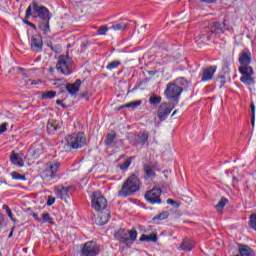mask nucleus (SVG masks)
I'll return each mask as SVG.
<instances>
[{
  "label": "nucleus",
  "instance_id": "4c0bfd02",
  "mask_svg": "<svg viewBox=\"0 0 256 256\" xmlns=\"http://www.w3.org/2000/svg\"><path fill=\"white\" fill-rule=\"evenodd\" d=\"M107 31H109V28H107V26H101L97 31V35H105Z\"/></svg>",
  "mask_w": 256,
  "mask_h": 256
},
{
  "label": "nucleus",
  "instance_id": "b1692460",
  "mask_svg": "<svg viewBox=\"0 0 256 256\" xmlns=\"http://www.w3.org/2000/svg\"><path fill=\"white\" fill-rule=\"evenodd\" d=\"M139 105H141V100H136L134 102H129L125 105L119 106L117 110L121 111V109H135V107H139Z\"/></svg>",
  "mask_w": 256,
  "mask_h": 256
},
{
  "label": "nucleus",
  "instance_id": "ea45409f",
  "mask_svg": "<svg viewBox=\"0 0 256 256\" xmlns=\"http://www.w3.org/2000/svg\"><path fill=\"white\" fill-rule=\"evenodd\" d=\"M2 209H4L8 215V217L13 218V212H11V208L7 204H4L2 206Z\"/></svg>",
  "mask_w": 256,
  "mask_h": 256
},
{
  "label": "nucleus",
  "instance_id": "6e6552de",
  "mask_svg": "<svg viewBox=\"0 0 256 256\" xmlns=\"http://www.w3.org/2000/svg\"><path fill=\"white\" fill-rule=\"evenodd\" d=\"M92 207L98 212L105 211V209H107V199L101 195V192L93 193Z\"/></svg>",
  "mask_w": 256,
  "mask_h": 256
},
{
  "label": "nucleus",
  "instance_id": "72a5a7b5",
  "mask_svg": "<svg viewBox=\"0 0 256 256\" xmlns=\"http://www.w3.org/2000/svg\"><path fill=\"white\" fill-rule=\"evenodd\" d=\"M249 227L251 229H254V231H256V214H251L250 220H249Z\"/></svg>",
  "mask_w": 256,
  "mask_h": 256
},
{
  "label": "nucleus",
  "instance_id": "09e8293b",
  "mask_svg": "<svg viewBox=\"0 0 256 256\" xmlns=\"http://www.w3.org/2000/svg\"><path fill=\"white\" fill-rule=\"evenodd\" d=\"M32 217H34V219H36V221H40L39 220V215H37V213H33Z\"/></svg>",
  "mask_w": 256,
  "mask_h": 256
},
{
  "label": "nucleus",
  "instance_id": "f704fd0d",
  "mask_svg": "<svg viewBox=\"0 0 256 256\" xmlns=\"http://www.w3.org/2000/svg\"><path fill=\"white\" fill-rule=\"evenodd\" d=\"M167 217H169V213L168 212H162L160 213L158 216L154 217L153 218V221H163L165 219H167Z\"/></svg>",
  "mask_w": 256,
  "mask_h": 256
},
{
  "label": "nucleus",
  "instance_id": "a19ab883",
  "mask_svg": "<svg viewBox=\"0 0 256 256\" xmlns=\"http://www.w3.org/2000/svg\"><path fill=\"white\" fill-rule=\"evenodd\" d=\"M131 165V158L127 159L123 164L120 165V169H127Z\"/></svg>",
  "mask_w": 256,
  "mask_h": 256
},
{
  "label": "nucleus",
  "instance_id": "aec40b11",
  "mask_svg": "<svg viewBox=\"0 0 256 256\" xmlns=\"http://www.w3.org/2000/svg\"><path fill=\"white\" fill-rule=\"evenodd\" d=\"M149 141V133L148 132H140L135 137V143L137 145H145Z\"/></svg>",
  "mask_w": 256,
  "mask_h": 256
},
{
  "label": "nucleus",
  "instance_id": "f03ea898",
  "mask_svg": "<svg viewBox=\"0 0 256 256\" xmlns=\"http://www.w3.org/2000/svg\"><path fill=\"white\" fill-rule=\"evenodd\" d=\"M62 143L64 144L65 151L70 152L72 149H81V147H85V145H87V138L85 137V133L79 132L77 134L65 136Z\"/></svg>",
  "mask_w": 256,
  "mask_h": 256
},
{
  "label": "nucleus",
  "instance_id": "473e14b6",
  "mask_svg": "<svg viewBox=\"0 0 256 256\" xmlns=\"http://www.w3.org/2000/svg\"><path fill=\"white\" fill-rule=\"evenodd\" d=\"M57 95L55 91H47L42 94V99H53Z\"/></svg>",
  "mask_w": 256,
  "mask_h": 256
},
{
  "label": "nucleus",
  "instance_id": "37998d69",
  "mask_svg": "<svg viewBox=\"0 0 256 256\" xmlns=\"http://www.w3.org/2000/svg\"><path fill=\"white\" fill-rule=\"evenodd\" d=\"M25 25H28L29 27H32V29H37V26L35 24L31 23L29 20H24Z\"/></svg>",
  "mask_w": 256,
  "mask_h": 256
},
{
  "label": "nucleus",
  "instance_id": "7ed1b4c3",
  "mask_svg": "<svg viewBox=\"0 0 256 256\" xmlns=\"http://www.w3.org/2000/svg\"><path fill=\"white\" fill-rule=\"evenodd\" d=\"M141 187V182L137 175L133 174L128 177L122 185L121 190L118 192V197H131L139 191Z\"/></svg>",
  "mask_w": 256,
  "mask_h": 256
},
{
  "label": "nucleus",
  "instance_id": "79ce46f5",
  "mask_svg": "<svg viewBox=\"0 0 256 256\" xmlns=\"http://www.w3.org/2000/svg\"><path fill=\"white\" fill-rule=\"evenodd\" d=\"M167 203H168V205H173L174 207H179V202H177L173 199H168Z\"/></svg>",
  "mask_w": 256,
  "mask_h": 256
},
{
  "label": "nucleus",
  "instance_id": "a211bd4d",
  "mask_svg": "<svg viewBox=\"0 0 256 256\" xmlns=\"http://www.w3.org/2000/svg\"><path fill=\"white\" fill-rule=\"evenodd\" d=\"M81 88V80L77 79L74 83H69L66 85V91L70 95H77L79 93V89Z\"/></svg>",
  "mask_w": 256,
  "mask_h": 256
},
{
  "label": "nucleus",
  "instance_id": "6ab92c4d",
  "mask_svg": "<svg viewBox=\"0 0 256 256\" xmlns=\"http://www.w3.org/2000/svg\"><path fill=\"white\" fill-rule=\"evenodd\" d=\"M109 219H111V213L107 212V211H100L97 219H96V223L97 225L103 226V225H107V223H109Z\"/></svg>",
  "mask_w": 256,
  "mask_h": 256
},
{
  "label": "nucleus",
  "instance_id": "393cba45",
  "mask_svg": "<svg viewBox=\"0 0 256 256\" xmlns=\"http://www.w3.org/2000/svg\"><path fill=\"white\" fill-rule=\"evenodd\" d=\"M112 29L114 31H127V29H129V24L126 22H119L117 24H113Z\"/></svg>",
  "mask_w": 256,
  "mask_h": 256
},
{
  "label": "nucleus",
  "instance_id": "58836bf2",
  "mask_svg": "<svg viewBox=\"0 0 256 256\" xmlns=\"http://www.w3.org/2000/svg\"><path fill=\"white\" fill-rule=\"evenodd\" d=\"M7 127H9V123L7 122L0 124V135H3L7 131Z\"/></svg>",
  "mask_w": 256,
  "mask_h": 256
},
{
  "label": "nucleus",
  "instance_id": "bb28decb",
  "mask_svg": "<svg viewBox=\"0 0 256 256\" xmlns=\"http://www.w3.org/2000/svg\"><path fill=\"white\" fill-rule=\"evenodd\" d=\"M140 241H147L152 243H157V233H152L150 235H142Z\"/></svg>",
  "mask_w": 256,
  "mask_h": 256
},
{
  "label": "nucleus",
  "instance_id": "49530a36",
  "mask_svg": "<svg viewBox=\"0 0 256 256\" xmlns=\"http://www.w3.org/2000/svg\"><path fill=\"white\" fill-rule=\"evenodd\" d=\"M202 1L203 3H215V1L217 0H200Z\"/></svg>",
  "mask_w": 256,
  "mask_h": 256
},
{
  "label": "nucleus",
  "instance_id": "e433bc0d",
  "mask_svg": "<svg viewBox=\"0 0 256 256\" xmlns=\"http://www.w3.org/2000/svg\"><path fill=\"white\" fill-rule=\"evenodd\" d=\"M250 109L252 113V127H255V103L251 102Z\"/></svg>",
  "mask_w": 256,
  "mask_h": 256
},
{
  "label": "nucleus",
  "instance_id": "ddd939ff",
  "mask_svg": "<svg viewBox=\"0 0 256 256\" xmlns=\"http://www.w3.org/2000/svg\"><path fill=\"white\" fill-rule=\"evenodd\" d=\"M171 111H173V108H171L170 103H162L157 111V117L160 121H165L167 117L171 114Z\"/></svg>",
  "mask_w": 256,
  "mask_h": 256
},
{
  "label": "nucleus",
  "instance_id": "3c124183",
  "mask_svg": "<svg viewBox=\"0 0 256 256\" xmlns=\"http://www.w3.org/2000/svg\"><path fill=\"white\" fill-rule=\"evenodd\" d=\"M9 239H11L13 237V229L11 230V232L8 235Z\"/></svg>",
  "mask_w": 256,
  "mask_h": 256
},
{
  "label": "nucleus",
  "instance_id": "603ef678",
  "mask_svg": "<svg viewBox=\"0 0 256 256\" xmlns=\"http://www.w3.org/2000/svg\"><path fill=\"white\" fill-rule=\"evenodd\" d=\"M225 85V81L221 80V87Z\"/></svg>",
  "mask_w": 256,
  "mask_h": 256
},
{
  "label": "nucleus",
  "instance_id": "c756f323",
  "mask_svg": "<svg viewBox=\"0 0 256 256\" xmlns=\"http://www.w3.org/2000/svg\"><path fill=\"white\" fill-rule=\"evenodd\" d=\"M57 131V124L55 122H48L47 124V132L50 135H53Z\"/></svg>",
  "mask_w": 256,
  "mask_h": 256
},
{
  "label": "nucleus",
  "instance_id": "cd10ccee",
  "mask_svg": "<svg viewBox=\"0 0 256 256\" xmlns=\"http://www.w3.org/2000/svg\"><path fill=\"white\" fill-rule=\"evenodd\" d=\"M115 133H109L107 136H106V139H105V145H107V147H111V145H113V143L115 142Z\"/></svg>",
  "mask_w": 256,
  "mask_h": 256
},
{
  "label": "nucleus",
  "instance_id": "a18cd8bd",
  "mask_svg": "<svg viewBox=\"0 0 256 256\" xmlns=\"http://www.w3.org/2000/svg\"><path fill=\"white\" fill-rule=\"evenodd\" d=\"M54 203H55V198L49 197L47 201L48 207H51V205H53Z\"/></svg>",
  "mask_w": 256,
  "mask_h": 256
},
{
  "label": "nucleus",
  "instance_id": "f3484780",
  "mask_svg": "<svg viewBox=\"0 0 256 256\" xmlns=\"http://www.w3.org/2000/svg\"><path fill=\"white\" fill-rule=\"evenodd\" d=\"M210 33H225V22L219 23L217 21H212L209 24Z\"/></svg>",
  "mask_w": 256,
  "mask_h": 256
},
{
  "label": "nucleus",
  "instance_id": "412c9836",
  "mask_svg": "<svg viewBox=\"0 0 256 256\" xmlns=\"http://www.w3.org/2000/svg\"><path fill=\"white\" fill-rule=\"evenodd\" d=\"M194 247L195 242L192 239L185 238L180 246V249H182V251H193Z\"/></svg>",
  "mask_w": 256,
  "mask_h": 256
},
{
  "label": "nucleus",
  "instance_id": "9d476101",
  "mask_svg": "<svg viewBox=\"0 0 256 256\" xmlns=\"http://www.w3.org/2000/svg\"><path fill=\"white\" fill-rule=\"evenodd\" d=\"M161 193H163L161 188L154 187L145 193V199L151 205L161 204Z\"/></svg>",
  "mask_w": 256,
  "mask_h": 256
},
{
  "label": "nucleus",
  "instance_id": "13d9d810",
  "mask_svg": "<svg viewBox=\"0 0 256 256\" xmlns=\"http://www.w3.org/2000/svg\"><path fill=\"white\" fill-rule=\"evenodd\" d=\"M0 256H2L1 252H0Z\"/></svg>",
  "mask_w": 256,
  "mask_h": 256
},
{
  "label": "nucleus",
  "instance_id": "7c9ffc66",
  "mask_svg": "<svg viewBox=\"0 0 256 256\" xmlns=\"http://www.w3.org/2000/svg\"><path fill=\"white\" fill-rule=\"evenodd\" d=\"M119 65H121L120 60L112 61L106 66V69H108V71H113V69H117Z\"/></svg>",
  "mask_w": 256,
  "mask_h": 256
},
{
  "label": "nucleus",
  "instance_id": "4468645a",
  "mask_svg": "<svg viewBox=\"0 0 256 256\" xmlns=\"http://www.w3.org/2000/svg\"><path fill=\"white\" fill-rule=\"evenodd\" d=\"M70 189L71 187L57 186L55 192L58 199H62L65 203H69V200L71 199V196H69Z\"/></svg>",
  "mask_w": 256,
  "mask_h": 256
},
{
  "label": "nucleus",
  "instance_id": "6e6d98bb",
  "mask_svg": "<svg viewBox=\"0 0 256 256\" xmlns=\"http://www.w3.org/2000/svg\"><path fill=\"white\" fill-rule=\"evenodd\" d=\"M233 181H238V180H237V177L234 176V177H233Z\"/></svg>",
  "mask_w": 256,
  "mask_h": 256
},
{
  "label": "nucleus",
  "instance_id": "5701e85b",
  "mask_svg": "<svg viewBox=\"0 0 256 256\" xmlns=\"http://www.w3.org/2000/svg\"><path fill=\"white\" fill-rule=\"evenodd\" d=\"M225 205H229V199L222 197L217 205L214 206V209H216L217 213H223V209H225Z\"/></svg>",
  "mask_w": 256,
  "mask_h": 256
},
{
  "label": "nucleus",
  "instance_id": "4d7b16f0",
  "mask_svg": "<svg viewBox=\"0 0 256 256\" xmlns=\"http://www.w3.org/2000/svg\"><path fill=\"white\" fill-rule=\"evenodd\" d=\"M3 225V221L0 219V226H2Z\"/></svg>",
  "mask_w": 256,
  "mask_h": 256
},
{
  "label": "nucleus",
  "instance_id": "423d86ee",
  "mask_svg": "<svg viewBox=\"0 0 256 256\" xmlns=\"http://www.w3.org/2000/svg\"><path fill=\"white\" fill-rule=\"evenodd\" d=\"M59 167H61V164L59 162L46 163V167L44 171H42V179L46 181V183L53 181V179L57 177V171H59Z\"/></svg>",
  "mask_w": 256,
  "mask_h": 256
},
{
  "label": "nucleus",
  "instance_id": "2f4dec72",
  "mask_svg": "<svg viewBox=\"0 0 256 256\" xmlns=\"http://www.w3.org/2000/svg\"><path fill=\"white\" fill-rule=\"evenodd\" d=\"M12 179H16L18 181H26L25 175L19 174V172H11Z\"/></svg>",
  "mask_w": 256,
  "mask_h": 256
},
{
  "label": "nucleus",
  "instance_id": "f257e3e1",
  "mask_svg": "<svg viewBox=\"0 0 256 256\" xmlns=\"http://www.w3.org/2000/svg\"><path fill=\"white\" fill-rule=\"evenodd\" d=\"M33 13L38 17L39 29L43 31L44 35H47L51 30L49 28V21H51V14L49 9L43 5H39L37 2H33L26 9L25 19H30Z\"/></svg>",
  "mask_w": 256,
  "mask_h": 256
},
{
  "label": "nucleus",
  "instance_id": "c85d7f7f",
  "mask_svg": "<svg viewBox=\"0 0 256 256\" xmlns=\"http://www.w3.org/2000/svg\"><path fill=\"white\" fill-rule=\"evenodd\" d=\"M150 105H159L161 103V96H157V94H152L149 98Z\"/></svg>",
  "mask_w": 256,
  "mask_h": 256
},
{
  "label": "nucleus",
  "instance_id": "c9c22d12",
  "mask_svg": "<svg viewBox=\"0 0 256 256\" xmlns=\"http://www.w3.org/2000/svg\"><path fill=\"white\" fill-rule=\"evenodd\" d=\"M42 219L44 221V223H50L51 225H53V220L51 219V216L49 215V213H43L42 214Z\"/></svg>",
  "mask_w": 256,
  "mask_h": 256
},
{
  "label": "nucleus",
  "instance_id": "de8ad7c7",
  "mask_svg": "<svg viewBox=\"0 0 256 256\" xmlns=\"http://www.w3.org/2000/svg\"><path fill=\"white\" fill-rule=\"evenodd\" d=\"M48 47H50L52 51L57 52V47H53V44H48Z\"/></svg>",
  "mask_w": 256,
  "mask_h": 256
},
{
  "label": "nucleus",
  "instance_id": "20e7f679",
  "mask_svg": "<svg viewBox=\"0 0 256 256\" xmlns=\"http://www.w3.org/2000/svg\"><path fill=\"white\" fill-rule=\"evenodd\" d=\"M117 241L122 243L123 245H127V247H131L135 241H137V230H127L120 229L114 234Z\"/></svg>",
  "mask_w": 256,
  "mask_h": 256
},
{
  "label": "nucleus",
  "instance_id": "f8f14e48",
  "mask_svg": "<svg viewBox=\"0 0 256 256\" xmlns=\"http://www.w3.org/2000/svg\"><path fill=\"white\" fill-rule=\"evenodd\" d=\"M30 49L34 53H41V51H43V38L41 35L34 34L31 37Z\"/></svg>",
  "mask_w": 256,
  "mask_h": 256
},
{
  "label": "nucleus",
  "instance_id": "5fc2aeb1",
  "mask_svg": "<svg viewBox=\"0 0 256 256\" xmlns=\"http://www.w3.org/2000/svg\"><path fill=\"white\" fill-rule=\"evenodd\" d=\"M31 84H32V85H36V84H37V82H35V81H32V82H31Z\"/></svg>",
  "mask_w": 256,
  "mask_h": 256
},
{
  "label": "nucleus",
  "instance_id": "864d4df0",
  "mask_svg": "<svg viewBox=\"0 0 256 256\" xmlns=\"http://www.w3.org/2000/svg\"><path fill=\"white\" fill-rule=\"evenodd\" d=\"M173 115H177V110H175L173 113H172V117Z\"/></svg>",
  "mask_w": 256,
  "mask_h": 256
},
{
  "label": "nucleus",
  "instance_id": "c03bdc74",
  "mask_svg": "<svg viewBox=\"0 0 256 256\" xmlns=\"http://www.w3.org/2000/svg\"><path fill=\"white\" fill-rule=\"evenodd\" d=\"M83 99H85L86 101H89V99H91V93L86 92L84 94H82Z\"/></svg>",
  "mask_w": 256,
  "mask_h": 256
},
{
  "label": "nucleus",
  "instance_id": "1a4fd4ad",
  "mask_svg": "<svg viewBox=\"0 0 256 256\" xmlns=\"http://www.w3.org/2000/svg\"><path fill=\"white\" fill-rule=\"evenodd\" d=\"M100 251H101V248L97 243L93 241H88L83 245L80 253H81V256H97L99 255Z\"/></svg>",
  "mask_w": 256,
  "mask_h": 256
},
{
  "label": "nucleus",
  "instance_id": "2eb2a0df",
  "mask_svg": "<svg viewBox=\"0 0 256 256\" xmlns=\"http://www.w3.org/2000/svg\"><path fill=\"white\" fill-rule=\"evenodd\" d=\"M252 59H253V56L251 55V52L249 50H246L240 54L239 63L241 67H247L251 65Z\"/></svg>",
  "mask_w": 256,
  "mask_h": 256
},
{
  "label": "nucleus",
  "instance_id": "4be33fe9",
  "mask_svg": "<svg viewBox=\"0 0 256 256\" xmlns=\"http://www.w3.org/2000/svg\"><path fill=\"white\" fill-rule=\"evenodd\" d=\"M10 161L13 165H18V167H24L25 162H23V158L19 156V154L12 152L10 155Z\"/></svg>",
  "mask_w": 256,
  "mask_h": 256
},
{
  "label": "nucleus",
  "instance_id": "39448f33",
  "mask_svg": "<svg viewBox=\"0 0 256 256\" xmlns=\"http://www.w3.org/2000/svg\"><path fill=\"white\" fill-rule=\"evenodd\" d=\"M56 69L62 75H71L73 73V60L69 56H60L56 64Z\"/></svg>",
  "mask_w": 256,
  "mask_h": 256
},
{
  "label": "nucleus",
  "instance_id": "0eeeda50",
  "mask_svg": "<svg viewBox=\"0 0 256 256\" xmlns=\"http://www.w3.org/2000/svg\"><path fill=\"white\" fill-rule=\"evenodd\" d=\"M238 69L242 75L240 78L241 83H244L245 85H255V78L253 77L255 72L253 71V67L240 66Z\"/></svg>",
  "mask_w": 256,
  "mask_h": 256
},
{
  "label": "nucleus",
  "instance_id": "9b49d317",
  "mask_svg": "<svg viewBox=\"0 0 256 256\" xmlns=\"http://www.w3.org/2000/svg\"><path fill=\"white\" fill-rule=\"evenodd\" d=\"M181 93H183V88L177 86L175 83H168L164 91V95L168 99H178Z\"/></svg>",
  "mask_w": 256,
  "mask_h": 256
},
{
  "label": "nucleus",
  "instance_id": "8fccbe9b",
  "mask_svg": "<svg viewBox=\"0 0 256 256\" xmlns=\"http://www.w3.org/2000/svg\"><path fill=\"white\" fill-rule=\"evenodd\" d=\"M56 104H57V105H62L63 107H65V104H63V103L61 102V100H57V101H56Z\"/></svg>",
  "mask_w": 256,
  "mask_h": 256
},
{
  "label": "nucleus",
  "instance_id": "dca6fc26",
  "mask_svg": "<svg viewBox=\"0 0 256 256\" xmlns=\"http://www.w3.org/2000/svg\"><path fill=\"white\" fill-rule=\"evenodd\" d=\"M215 71H217V66H209L203 70L201 81H211L213 79V75H215Z\"/></svg>",
  "mask_w": 256,
  "mask_h": 256
},
{
  "label": "nucleus",
  "instance_id": "a878e982",
  "mask_svg": "<svg viewBox=\"0 0 256 256\" xmlns=\"http://www.w3.org/2000/svg\"><path fill=\"white\" fill-rule=\"evenodd\" d=\"M154 169H157V164H154V166L145 165L144 166V173L147 175V177H155Z\"/></svg>",
  "mask_w": 256,
  "mask_h": 256
}]
</instances>
